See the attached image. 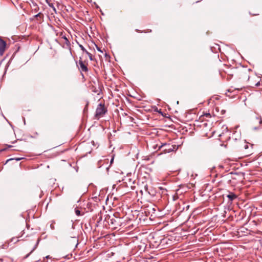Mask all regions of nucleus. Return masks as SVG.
Here are the masks:
<instances>
[{
	"label": "nucleus",
	"instance_id": "obj_24",
	"mask_svg": "<svg viewBox=\"0 0 262 262\" xmlns=\"http://www.w3.org/2000/svg\"><path fill=\"white\" fill-rule=\"evenodd\" d=\"M53 11H54L55 13L56 12V9H55V8L54 7L53 8Z\"/></svg>",
	"mask_w": 262,
	"mask_h": 262
},
{
	"label": "nucleus",
	"instance_id": "obj_25",
	"mask_svg": "<svg viewBox=\"0 0 262 262\" xmlns=\"http://www.w3.org/2000/svg\"><path fill=\"white\" fill-rule=\"evenodd\" d=\"M113 160H114V159H113H113H112V160H111L110 163H113Z\"/></svg>",
	"mask_w": 262,
	"mask_h": 262
},
{
	"label": "nucleus",
	"instance_id": "obj_28",
	"mask_svg": "<svg viewBox=\"0 0 262 262\" xmlns=\"http://www.w3.org/2000/svg\"><path fill=\"white\" fill-rule=\"evenodd\" d=\"M49 256H47L46 257V258H49Z\"/></svg>",
	"mask_w": 262,
	"mask_h": 262
},
{
	"label": "nucleus",
	"instance_id": "obj_19",
	"mask_svg": "<svg viewBox=\"0 0 262 262\" xmlns=\"http://www.w3.org/2000/svg\"><path fill=\"white\" fill-rule=\"evenodd\" d=\"M205 116H207V117H211V115L209 113H206L205 114H204Z\"/></svg>",
	"mask_w": 262,
	"mask_h": 262
},
{
	"label": "nucleus",
	"instance_id": "obj_8",
	"mask_svg": "<svg viewBox=\"0 0 262 262\" xmlns=\"http://www.w3.org/2000/svg\"><path fill=\"white\" fill-rule=\"evenodd\" d=\"M226 197L228 199V202L231 203L233 200L237 198V196L233 192H229V193L226 195Z\"/></svg>",
	"mask_w": 262,
	"mask_h": 262
},
{
	"label": "nucleus",
	"instance_id": "obj_23",
	"mask_svg": "<svg viewBox=\"0 0 262 262\" xmlns=\"http://www.w3.org/2000/svg\"><path fill=\"white\" fill-rule=\"evenodd\" d=\"M36 246H37V244L36 245L35 247L33 249V250L31 251L30 253L34 250V249L36 248Z\"/></svg>",
	"mask_w": 262,
	"mask_h": 262
},
{
	"label": "nucleus",
	"instance_id": "obj_13",
	"mask_svg": "<svg viewBox=\"0 0 262 262\" xmlns=\"http://www.w3.org/2000/svg\"><path fill=\"white\" fill-rule=\"evenodd\" d=\"M85 53L88 55L90 60L92 61V60H94L93 57V55H92V54L89 53L88 51L85 52Z\"/></svg>",
	"mask_w": 262,
	"mask_h": 262
},
{
	"label": "nucleus",
	"instance_id": "obj_2",
	"mask_svg": "<svg viewBox=\"0 0 262 262\" xmlns=\"http://www.w3.org/2000/svg\"><path fill=\"white\" fill-rule=\"evenodd\" d=\"M262 124V119L260 116L256 115L253 117L249 123L250 127L254 130H257L260 128Z\"/></svg>",
	"mask_w": 262,
	"mask_h": 262
},
{
	"label": "nucleus",
	"instance_id": "obj_15",
	"mask_svg": "<svg viewBox=\"0 0 262 262\" xmlns=\"http://www.w3.org/2000/svg\"><path fill=\"white\" fill-rule=\"evenodd\" d=\"M8 246L7 245L5 244H2L1 246H0V248L1 249H7L8 248Z\"/></svg>",
	"mask_w": 262,
	"mask_h": 262
},
{
	"label": "nucleus",
	"instance_id": "obj_5",
	"mask_svg": "<svg viewBox=\"0 0 262 262\" xmlns=\"http://www.w3.org/2000/svg\"><path fill=\"white\" fill-rule=\"evenodd\" d=\"M253 145L245 142L244 143V154L245 156H249L253 154Z\"/></svg>",
	"mask_w": 262,
	"mask_h": 262
},
{
	"label": "nucleus",
	"instance_id": "obj_16",
	"mask_svg": "<svg viewBox=\"0 0 262 262\" xmlns=\"http://www.w3.org/2000/svg\"><path fill=\"white\" fill-rule=\"evenodd\" d=\"M136 31H137V32H144V33H146V32H147V31H140V30H138V29H136ZM148 32H151V30H149L148 31Z\"/></svg>",
	"mask_w": 262,
	"mask_h": 262
},
{
	"label": "nucleus",
	"instance_id": "obj_11",
	"mask_svg": "<svg viewBox=\"0 0 262 262\" xmlns=\"http://www.w3.org/2000/svg\"><path fill=\"white\" fill-rule=\"evenodd\" d=\"M37 20H41L43 18V14L41 13H39L34 16Z\"/></svg>",
	"mask_w": 262,
	"mask_h": 262
},
{
	"label": "nucleus",
	"instance_id": "obj_21",
	"mask_svg": "<svg viewBox=\"0 0 262 262\" xmlns=\"http://www.w3.org/2000/svg\"><path fill=\"white\" fill-rule=\"evenodd\" d=\"M49 5L50 7H52V8L54 7V5L53 4H49Z\"/></svg>",
	"mask_w": 262,
	"mask_h": 262
},
{
	"label": "nucleus",
	"instance_id": "obj_17",
	"mask_svg": "<svg viewBox=\"0 0 262 262\" xmlns=\"http://www.w3.org/2000/svg\"><path fill=\"white\" fill-rule=\"evenodd\" d=\"M75 213H76V214L77 215H78V216H79V215H80V214H80V211L79 210H78V209H76V210H75Z\"/></svg>",
	"mask_w": 262,
	"mask_h": 262
},
{
	"label": "nucleus",
	"instance_id": "obj_26",
	"mask_svg": "<svg viewBox=\"0 0 262 262\" xmlns=\"http://www.w3.org/2000/svg\"><path fill=\"white\" fill-rule=\"evenodd\" d=\"M14 239H15L14 237L12 238L11 239V242H13Z\"/></svg>",
	"mask_w": 262,
	"mask_h": 262
},
{
	"label": "nucleus",
	"instance_id": "obj_10",
	"mask_svg": "<svg viewBox=\"0 0 262 262\" xmlns=\"http://www.w3.org/2000/svg\"><path fill=\"white\" fill-rule=\"evenodd\" d=\"M143 192H144L145 193H147L150 195H154V193H152L149 190L147 185H144L143 189L141 190V192L142 193V194L143 193Z\"/></svg>",
	"mask_w": 262,
	"mask_h": 262
},
{
	"label": "nucleus",
	"instance_id": "obj_3",
	"mask_svg": "<svg viewBox=\"0 0 262 262\" xmlns=\"http://www.w3.org/2000/svg\"><path fill=\"white\" fill-rule=\"evenodd\" d=\"M107 112V107L105 106L104 103H99L96 110L95 118L99 119L102 117Z\"/></svg>",
	"mask_w": 262,
	"mask_h": 262
},
{
	"label": "nucleus",
	"instance_id": "obj_14",
	"mask_svg": "<svg viewBox=\"0 0 262 262\" xmlns=\"http://www.w3.org/2000/svg\"><path fill=\"white\" fill-rule=\"evenodd\" d=\"M79 47H80V48L83 52H84L85 53L87 51L84 48V47L82 45L79 44Z\"/></svg>",
	"mask_w": 262,
	"mask_h": 262
},
{
	"label": "nucleus",
	"instance_id": "obj_6",
	"mask_svg": "<svg viewBox=\"0 0 262 262\" xmlns=\"http://www.w3.org/2000/svg\"><path fill=\"white\" fill-rule=\"evenodd\" d=\"M77 66L78 67L79 70L80 71L82 76L84 77L82 72H88V63L85 61H82L80 58L78 61V64H77Z\"/></svg>",
	"mask_w": 262,
	"mask_h": 262
},
{
	"label": "nucleus",
	"instance_id": "obj_1",
	"mask_svg": "<svg viewBox=\"0 0 262 262\" xmlns=\"http://www.w3.org/2000/svg\"><path fill=\"white\" fill-rule=\"evenodd\" d=\"M104 221L108 223V225L111 226L112 228L114 229H117L122 225L121 219L117 216L115 214L112 216L107 214L105 216Z\"/></svg>",
	"mask_w": 262,
	"mask_h": 262
},
{
	"label": "nucleus",
	"instance_id": "obj_12",
	"mask_svg": "<svg viewBox=\"0 0 262 262\" xmlns=\"http://www.w3.org/2000/svg\"><path fill=\"white\" fill-rule=\"evenodd\" d=\"M62 38L64 40V43L66 44L68 46H69L70 45V42L68 39V38L66 37V36H63L62 37Z\"/></svg>",
	"mask_w": 262,
	"mask_h": 262
},
{
	"label": "nucleus",
	"instance_id": "obj_22",
	"mask_svg": "<svg viewBox=\"0 0 262 262\" xmlns=\"http://www.w3.org/2000/svg\"><path fill=\"white\" fill-rule=\"evenodd\" d=\"M23 158H16L15 159L16 161H19L21 159H22Z\"/></svg>",
	"mask_w": 262,
	"mask_h": 262
},
{
	"label": "nucleus",
	"instance_id": "obj_7",
	"mask_svg": "<svg viewBox=\"0 0 262 262\" xmlns=\"http://www.w3.org/2000/svg\"><path fill=\"white\" fill-rule=\"evenodd\" d=\"M6 42L0 37V55L3 56L6 50Z\"/></svg>",
	"mask_w": 262,
	"mask_h": 262
},
{
	"label": "nucleus",
	"instance_id": "obj_27",
	"mask_svg": "<svg viewBox=\"0 0 262 262\" xmlns=\"http://www.w3.org/2000/svg\"><path fill=\"white\" fill-rule=\"evenodd\" d=\"M13 159H10L8 160L7 161V162H8L9 161H10V160H13Z\"/></svg>",
	"mask_w": 262,
	"mask_h": 262
},
{
	"label": "nucleus",
	"instance_id": "obj_20",
	"mask_svg": "<svg viewBox=\"0 0 262 262\" xmlns=\"http://www.w3.org/2000/svg\"><path fill=\"white\" fill-rule=\"evenodd\" d=\"M38 10H39V7H36V8L34 9V11L36 12L38 11Z\"/></svg>",
	"mask_w": 262,
	"mask_h": 262
},
{
	"label": "nucleus",
	"instance_id": "obj_18",
	"mask_svg": "<svg viewBox=\"0 0 262 262\" xmlns=\"http://www.w3.org/2000/svg\"><path fill=\"white\" fill-rule=\"evenodd\" d=\"M95 46H96V48L98 50V51H99L100 52H102V51L101 50L100 48H99L96 45H95Z\"/></svg>",
	"mask_w": 262,
	"mask_h": 262
},
{
	"label": "nucleus",
	"instance_id": "obj_9",
	"mask_svg": "<svg viewBox=\"0 0 262 262\" xmlns=\"http://www.w3.org/2000/svg\"><path fill=\"white\" fill-rule=\"evenodd\" d=\"M94 220L96 222V226H98V224L102 221V215L101 212H99L98 214L94 216Z\"/></svg>",
	"mask_w": 262,
	"mask_h": 262
},
{
	"label": "nucleus",
	"instance_id": "obj_4",
	"mask_svg": "<svg viewBox=\"0 0 262 262\" xmlns=\"http://www.w3.org/2000/svg\"><path fill=\"white\" fill-rule=\"evenodd\" d=\"M176 145H170V144L163 143L159 146L158 150L162 149V153H169L177 149Z\"/></svg>",
	"mask_w": 262,
	"mask_h": 262
},
{
	"label": "nucleus",
	"instance_id": "obj_29",
	"mask_svg": "<svg viewBox=\"0 0 262 262\" xmlns=\"http://www.w3.org/2000/svg\"><path fill=\"white\" fill-rule=\"evenodd\" d=\"M21 236H22V235H21ZM20 237V236H18L17 237V238H18V237Z\"/></svg>",
	"mask_w": 262,
	"mask_h": 262
}]
</instances>
